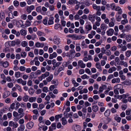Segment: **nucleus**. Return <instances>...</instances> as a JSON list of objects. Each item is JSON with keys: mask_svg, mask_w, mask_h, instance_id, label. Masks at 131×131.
Returning a JSON list of instances; mask_svg holds the SVG:
<instances>
[{"mask_svg": "<svg viewBox=\"0 0 131 131\" xmlns=\"http://www.w3.org/2000/svg\"><path fill=\"white\" fill-rule=\"evenodd\" d=\"M51 82H52V84H55V85H57L58 84V81L54 80H53Z\"/></svg>", "mask_w": 131, "mask_h": 131, "instance_id": "obj_58", "label": "nucleus"}, {"mask_svg": "<svg viewBox=\"0 0 131 131\" xmlns=\"http://www.w3.org/2000/svg\"><path fill=\"white\" fill-rule=\"evenodd\" d=\"M24 129L25 127L23 125H21L18 128V131H24Z\"/></svg>", "mask_w": 131, "mask_h": 131, "instance_id": "obj_26", "label": "nucleus"}, {"mask_svg": "<svg viewBox=\"0 0 131 131\" xmlns=\"http://www.w3.org/2000/svg\"><path fill=\"white\" fill-rule=\"evenodd\" d=\"M92 27L90 24H88L86 25L85 27V28L88 31H89L91 30Z\"/></svg>", "mask_w": 131, "mask_h": 131, "instance_id": "obj_28", "label": "nucleus"}, {"mask_svg": "<svg viewBox=\"0 0 131 131\" xmlns=\"http://www.w3.org/2000/svg\"><path fill=\"white\" fill-rule=\"evenodd\" d=\"M128 23V20L127 19H125L124 20H122L121 21V24L122 25H125L126 24Z\"/></svg>", "mask_w": 131, "mask_h": 131, "instance_id": "obj_34", "label": "nucleus"}, {"mask_svg": "<svg viewBox=\"0 0 131 131\" xmlns=\"http://www.w3.org/2000/svg\"><path fill=\"white\" fill-rule=\"evenodd\" d=\"M126 40L127 41L129 42L131 40V37L130 35H127L126 37Z\"/></svg>", "mask_w": 131, "mask_h": 131, "instance_id": "obj_42", "label": "nucleus"}, {"mask_svg": "<svg viewBox=\"0 0 131 131\" xmlns=\"http://www.w3.org/2000/svg\"><path fill=\"white\" fill-rule=\"evenodd\" d=\"M28 96L26 95L23 97V101L25 102H27L28 100Z\"/></svg>", "mask_w": 131, "mask_h": 131, "instance_id": "obj_36", "label": "nucleus"}, {"mask_svg": "<svg viewBox=\"0 0 131 131\" xmlns=\"http://www.w3.org/2000/svg\"><path fill=\"white\" fill-rule=\"evenodd\" d=\"M114 118L115 120H116L118 122H120L121 119L120 117H118V116L115 117Z\"/></svg>", "mask_w": 131, "mask_h": 131, "instance_id": "obj_40", "label": "nucleus"}, {"mask_svg": "<svg viewBox=\"0 0 131 131\" xmlns=\"http://www.w3.org/2000/svg\"><path fill=\"white\" fill-rule=\"evenodd\" d=\"M125 28L126 30L127 31L130 30L131 29L130 26L129 25H127L125 26Z\"/></svg>", "mask_w": 131, "mask_h": 131, "instance_id": "obj_43", "label": "nucleus"}, {"mask_svg": "<svg viewBox=\"0 0 131 131\" xmlns=\"http://www.w3.org/2000/svg\"><path fill=\"white\" fill-rule=\"evenodd\" d=\"M18 113L20 114L19 115L21 114V115L20 116V118H21L24 115V110L23 108H19L18 109Z\"/></svg>", "mask_w": 131, "mask_h": 131, "instance_id": "obj_6", "label": "nucleus"}, {"mask_svg": "<svg viewBox=\"0 0 131 131\" xmlns=\"http://www.w3.org/2000/svg\"><path fill=\"white\" fill-rule=\"evenodd\" d=\"M34 125V123L31 122H29L28 123L26 124V127L28 129H31L33 126Z\"/></svg>", "mask_w": 131, "mask_h": 131, "instance_id": "obj_7", "label": "nucleus"}, {"mask_svg": "<svg viewBox=\"0 0 131 131\" xmlns=\"http://www.w3.org/2000/svg\"><path fill=\"white\" fill-rule=\"evenodd\" d=\"M72 37L75 38L76 40L80 39L82 38V36H81L73 35Z\"/></svg>", "mask_w": 131, "mask_h": 131, "instance_id": "obj_35", "label": "nucleus"}, {"mask_svg": "<svg viewBox=\"0 0 131 131\" xmlns=\"http://www.w3.org/2000/svg\"><path fill=\"white\" fill-rule=\"evenodd\" d=\"M97 69H99L101 71L102 70L100 64V63L99 62H97L95 65Z\"/></svg>", "mask_w": 131, "mask_h": 131, "instance_id": "obj_22", "label": "nucleus"}, {"mask_svg": "<svg viewBox=\"0 0 131 131\" xmlns=\"http://www.w3.org/2000/svg\"><path fill=\"white\" fill-rule=\"evenodd\" d=\"M38 106V104L37 103H34L32 104V106L34 108H37Z\"/></svg>", "mask_w": 131, "mask_h": 131, "instance_id": "obj_63", "label": "nucleus"}, {"mask_svg": "<svg viewBox=\"0 0 131 131\" xmlns=\"http://www.w3.org/2000/svg\"><path fill=\"white\" fill-rule=\"evenodd\" d=\"M25 68L24 66H20V70L21 71H23L25 70Z\"/></svg>", "mask_w": 131, "mask_h": 131, "instance_id": "obj_61", "label": "nucleus"}, {"mask_svg": "<svg viewBox=\"0 0 131 131\" xmlns=\"http://www.w3.org/2000/svg\"><path fill=\"white\" fill-rule=\"evenodd\" d=\"M126 56L127 57H129L131 54V51H128L126 52Z\"/></svg>", "mask_w": 131, "mask_h": 131, "instance_id": "obj_41", "label": "nucleus"}, {"mask_svg": "<svg viewBox=\"0 0 131 131\" xmlns=\"http://www.w3.org/2000/svg\"><path fill=\"white\" fill-rule=\"evenodd\" d=\"M106 88V86L105 85H103L99 88V93L103 92V90Z\"/></svg>", "mask_w": 131, "mask_h": 131, "instance_id": "obj_13", "label": "nucleus"}, {"mask_svg": "<svg viewBox=\"0 0 131 131\" xmlns=\"http://www.w3.org/2000/svg\"><path fill=\"white\" fill-rule=\"evenodd\" d=\"M19 115L18 113L16 111H14L13 112V115L15 117H17Z\"/></svg>", "mask_w": 131, "mask_h": 131, "instance_id": "obj_62", "label": "nucleus"}, {"mask_svg": "<svg viewBox=\"0 0 131 131\" xmlns=\"http://www.w3.org/2000/svg\"><path fill=\"white\" fill-rule=\"evenodd\" d=\"M35 8V6L34 5H31L30 6H27L26 8V10L27 12L28 13H30L32 10Z\"/></svg>", "mask_w": 131, "mask_h": 131, "instance_id": "obj_2", "label": "nucleus"}, {"mask_svg": "<svg viewBox=\"0 0 131 131\" xmlns=\"http://www.w3.org/2000/svg\"><path fill=\"white\" fill-rule=\"evenodd\" d=\"M79 22L80 24L81 25H83L84 23V21L82 19H79Z\"/></svg>", "mask_w": 131, "mask_h": 131, "instance_id": "obj_52", "label": "nucleus"}, {"mask_svg": "<svg viewBox=\"0 0 131 131\" xmlns=\"http://www.w3.org/2000/svg\"><path fill=\"white\" fill-rule=\"evenodd\" d=\"M10 94V92L9 91H7L3 93V98L5 99L9 96Z\"/></svg>", "mask_w": 131, "mask_h": 131, "instance_id": "obj_12", "label": "nucleus"}, {"mask_svg": "<svg viewBox=\"0 0 131 131\" xmlns=\"http://www.w3.org/2000/svg\"><path fill=\"white\" fill-rule=\"evenodd\" d=\"M93 7L95 9H96L97 10H99L100 9L101 7L100 6H97L96 4H94L93 5Z\"/></svg>", "mask_w": 131, "mask_h": 131, "instance_id": "obj_20", "label": "nucleus"}, {"mask_svg": "<svg viewBox=\"0 0 131 131\" xmlns=\"http://www.w3.org/2000/svg\"><path fill=\"white\" fill-rule=\"evenodd\" d=\"M114 30L113 29L110 28L106 32V34L108 36H112L114 33Z\"/></svg>", "mask_w": 131, "mask_h": 131, "instance_id": "obj_10", "label": "nucleus"}, {"mask_svg": "<svg viewBox=\"0 0 131 131\" xmlns=\"http://www.w3.org/2000/svg\"><path fill=\"white\" fill-rule=\"evenodd\" d=\"M14 4L15 6H17L19 4V2L17 1H14Z\"/></svg>", "mask_w": 131, "mask_h": 131, "instance_id": "obj_56", "label": "nucleus"}, {"mask_svg": "<svg viewBox=\"0 0 131 131\" xmlns=\"http://www.w3.org/2000/svg\"><path fill=\"white\" fill-rule=\"evenodd\" d=\"M62 121V123L63 125H65L67 123V121L65 117H63L61 119Z\"/></svg>", "mask_w": 131, "mask_h": 131, "instance_id": "obj_23", "label": "nucleus"}, {"mask_svg": "<svg viewBox=\"0 0 131 131\" xmlns=\"http://www.w3.org/2000/svg\"><path fill=\"white\" fill-rule=\"evenodd\" d=\"M81 78L83 79H89V77L86 74H84L81 77Z\"/></svg>", "mask_w": 131, "mask_h": 131, "instance_id": "obj_44", "label": "nucleus"}, {"mask_svg": "<svg viewBox=\"0 0 131 131\" xmlns=\"http://www.w3.org/2000/svg\"><path fill=\"white\" fill-rule=\"evenodd\" d=\"M9 125L11 126H13L14 128H16L18 126V124L16 123H14L12 121L9 122Z\"/></svg>", "mask_w": 131, "mask_h": 131, "instance_id": "obj_8", "label": "nucleus"}, {"mask_svg": "<svg viewBox=\"0 0 131 131\" xmlns=\"http://www.w3.org/2000/svg\"><path fill=\"white\" fill-rule=\"evenodd\" d=\"M46 77L45 75L43 74L39 78V79L40 81H41L43 79H45Z\"/></svg>", "mask_w": 131, "mask_h": 131, "instance_id": "obj_46", "label": "nucleus"}, {"mask_svg": "<svg viewBox=\"0 0 131 131\" xmlns=\"http://www.w3.org/2000/svg\"><path fill=\"white\" fill-rule=\"evenodd\" d=\"M21 73L19 72H16L15 73V77L16 78H18L20 76Z\"/></svg>", "mask_w": 131, "mask_h": 131, "instance_id": "obj_32", "label": "nucleus"}, {"mask_svg": "<svg viewBox=\"0 0 131 131\" xmlns=\"http://www.w3.org/2000/svg\"><path fill=\"white\" fill-rule=\"evenodd\" d=\"M20 34L23 36H25L27 34V32L26 30L22 29L20 31Z\"/></svg>", "mask_w": 131, "mask_h": 131, "instance_id": "obj_19", "label": "nucleus"}, {"mask_svg": "<svg viewBox=\"0 0 131 131\" xmlns=\"http://www.w3.org/2000/svg\"><path fill=\"white\" fill-rule=\"evenodd\" d=\"M78 64L82 68H84L85 67V64L83 63L82 60H79L78 61Z\"/></svg>", "mask_w": 131, "mask_h": 131, "instance_id": "obj_11", "label": "nucleus"}, {"mask_svg": "<svg viewBox=\"0 0 131 131\" xmlns=\"http://www.w3.org/2000/svg\"><path fill=\"white\" fill-rule=\"evenodd\" d=\"M63 115L66 118H68L70 117L71 118L72 115V113L70 112L69 113H67L66 112H64L63 113Z\"/></svg>", "mask_w": 131, "mask_h": 131, "instance_id": "obj_9", "label": "nucleus"}, {"mask_svg": "<svg viewBox=\"0 0 131 131\" xmlns=\"http://www.w3.org/2000/svg\"><path fill=\"white\" fill-rule=\"evenodd\" d=\"M52 64L53 65V68H55L56 67H58L61 64V62H56L55 59L53 60L52 61Z\"/></svg>", "mask_w": 131, "mask_h": 131, "instance_id": "obj_1", "label": "nucleus"}, {"mask_svg": "<svg viewBox=\"0 0 131 131\" xmlns=\"http://www.w3.org/2000/svg\"><path fill=\"white\" fill-rule=\"evenodd\" d=\"M49 7L50 10L51 11H53L54 9V5H50Z\"/></svg>", "mask_w": 131, "mask_h": 131, "instance_id": "obj_51", "label": "nucleus"}, {"mask_svg": "<svg viewBox=\"0 0 131 131\" xmlns=\"http://www.w3.org/2000/svg\"><path fill=\"white\" fill-rule=\"evenodd\" d=\"M120 82V79L119 78H114L112 80V82L113 83H119Z\"/></svg>", "mask_w": 131, "mask_h": 131, "instance_id": "obj_14", "label": "nucleus"}, {"mask_svg": "<svg viewBox=\"0 0 131 131\" xmlns=\"http://www.w3.org/2000/svg\"><path fill=\"white\" fill-rule=\"evenodd\" d=\"M57 56V54L56 52H53L52 54L49 55V58L50 59H52L53 58H56Z\"/></svg>", "mask_w": 131, "mask_h": 131, "instance_id": "obj_17", "label": "nucleus"}, {"mask_svg": "<svg viewBox=\"0 0 131 131\" xmlns=\"http://www.w3.org/2000/svg\"><path fill=\"white\" fill-rule=\"evenodd\" d=\"M72 128L75 131H80L81 130V127L77 125H74L72 126Z\"/></svg>", "mask_w": 131, "mask_h": 131, "instance_id": "obj_3", "label": "nucleus"}, {"mask_svg": "<svg viewBox=\"0 0 131 131\" xmlns=\"http://www.w3.org/2000/svg\"><path fill=\"white\" fill-rule=\"evenodd\" d=\"M126 1L125 0H120L119 3L120 4H123L125 3Z\"/></svg>", "mask_w": 131, "mask_h": 131, "instance_id": "obj_64", "label": "nucleus"}, {"mask_svg": "<svg viewBox=\"0 0 131 131\" xmlns=\"http://www.w3.org/2000/svg\"><path fill=\"white\" fill-rule=\"evenodd\" d=\"M21 45L23 47H25L27 45V42L26 41H24L21 42Z\"/></svg>", "mask_w": 131, "mask_h": 131, "instance_id": "obj_38", "label": "nucleus"}, {"mask_svg": "<svg viewBox=\"0 0 131 131\" xmlns=\"http://www.w3.org/2000/svg\"><path fill=\"white\" fill-rule=\"evenodd\" d=\"M95 15L94 14L93 15H89L88 16V19L92 22H94L95 20Z\"/></svg>", "mask_w": 131, "mask_h": 131, "instance_id": "obj_5", "label": "nucleus"}, {"mask_svg": "<svg viewBox=\"0 0 131 131\" xmlns=\"http://www.w3.org/2000/svg\"><path fill=\"white\" fill-rule=\"evenodd\" d=\"M37 35L39 36H44L45 34L44 33L40 31H38L37 32Z\"/></svg>", "mask_w": 131, "mask_h": 131, "instance_id": "obj_29", "label": "nucleus"}, {"mask_svg": "<svg viewBox=\"0 0 131 131\" xmlns=\"http://www.w3.org/2000/svg\"><path fill=\"white\" fill-rule=\"evenodd\" d=\"M20 6L22 7H24L26 5V3L25 2H21L20 3Z\"/></svg>", "mask_w": 131, "mask_h": 131, "instance_id": "obj_57", "label": "nucleus"}, {"mask_svg": "<svg viewBox=\"0 0 131 131\" xmlns=\"http://www.w3.org/2000/svg\"><path fill=\"white\" fill-rule=\"evenodd\" d=\"M62 114H60L56 115L55 116V119L56 122H58L59 118H61L62 117Z\"/></svg>", "mask_w": 131, "mask_h": 131, "instance_id": "obj_33", "label": "nucleus"}, {"mask_svg": "<svg viewBox=\"0 0 131 131\" xmlns=\"http://www.w3.org/2000/svg\"><path fill=\"white\" fill-rule=\"evenodd\" d=\"M8 16L11 19L13 18L14 17L12 12H10L9 13Z\"/></svg>", "mask_w": 131, "mask_h": 131, "instance_id": "obj_47", "label": "nucleus"}, {"mask_svg": "<svg viewBox=\"0 0 131 131\" xmlns=\"http://www.w3.org/2000/svg\"><path fill=\"white\" fill-rule=\"evenodd\" d=\"M53 76L52 74H50L49 77L46 78V79L48 82L51 81L53 78Z\"/></svg>", "mask_w": 131, "mask_h": 131, "instance_id": "obj_21", "label": "nucleus"}, {"mask_svg": "<svg viewBox=\"0 0 131 131\" xmlns=\"http://www.w3.org/2000/svg\"><path fill=\"white\" fill-rule=\"evenodd\" d=\"M36 99V98L35 97H32L29 99L28 101L31 103H32L33 102H35Z\"/></svg>", "mask_w": 131, "mask_h": 131, "instance_id": "obj_24", "label": "nucleus"}, {"mask_svg": "<svg viewBox=\"0 0 131 131\" xmlns=\"http://www.w3.org/2000/svg\"><path fill=\"white\" fill-rule=\"evenodd\" d=\"M12 33L16 35L17 37H19L20 35V33L18 31H17L14 29H12Z\"/></svg>", "mask_w": 131, "mask_h": 131, "instance_id": "obj_15", "label": "nucleus"}, {"mask_svg": "<svg viewBox=\"0 0 131 131\" xmlns=\"http://www.w3.org/2000/svg\"><path fill=\"white\" fill-rule=\"evenodd\" d=\"M115 62L117 63V64H118L120 61V59L118 57H116L115 58Z\"/></svg>", "mask_w": 131, "mask_h": 131, "instance_id": "obj_59", "label": "nucleus"}, {"mask_svg": "<svg viewBox=\"0 0 131 131\" xmlns=\"http://www.w3.org/2000/svg\"><path fill=\"white\" fill-rule=\"evenodd\" d=\"M16 86L17 87V88L18 89V91L20 92H22V90L20 86L17 84H16Z\"/></svg>", "mask_w": 131, "mask_h": 131, "instance_id": "obj_50", "label": "nucleus"}, {"mask_svg": "<svg viewBox=\"0 0 131 131\" xmlns=\"http://www.w3.org/2000/svg\"><path fill=\"white\" fill-rule=\"evenodd\" d=\"M124 84L127 85H130L131 84V83L128 81H126L123 82Z\"/></svg>", "mask_w": 131, "mask_h": 131, "instance_id": "obj_45", "label": "nucleus"}, {"mask_svg": "<svg viewBox=\"0 0 131 131\" xmlns=\"http://www.w3.org/2000/svg\"><path fill=\"white\" fill-rule=\"evenodd\" d=\"M54 43L58 45L60 43L59 39L56 37L54 36L53 39Z\"/></svg>", "mask_w": 131, "mask_h": 131, "instance_id": "obj_16", "label": "nucleus"}, {"mask_svg": "<svg viewBox=\"0 0 131 131\" xmlns=\"http://www.w3.org/2000/svg\"><path fill=\"white\" fill-rule=\"evenodd\" d=\"M92 109L94 112H96L98 110V107L97 105H95L92 106Z\"/></svg>", "mask_w": 131, "mask_h": 131, "instance_id": "obj_25", "label": "nucleus"}, {"mask_svg": "<svg viewBox=\"0 0 131 131\" xmlns=\"http://www.w3.org/2000/svg\"><path fill=\"white\" fill-rule=\"evenodd\" d=\"M41 6H39L38 7H37L36 8V11L37 12H40L41 11Z\"/></svg>", "mask_w": 131, "mask_h": 131, "instance_id": "obj_48", "label": "nucleus"}, {"mask_svg": "<svg viewBox=\"0 0 131 131\" xmlns=\"http://www.w3.org/2000/svg\"><path fill=\"white\" fill-rule=\"evenodd\" d=\"M128 96V94H123L120 96H118L121 97V99H122V98H123L124 99V98H127Z\"/></svg>", "mask_w": 131, "mask_h": 131, "instance_id": "obj_37", "label": "nucleus"}, {"mask_svg": "<svg viewBox=\"0 0 131 131\" xmlns=\"http://www.w3.org/2000/svg\"><path fill=\"white\" fill-rule=\"evenodd\" d=\"M127 49V48L126 46H122L121 48V50L123 51H126Z\"/></svg>", "mask_w": 131, "mask_h": 131, "instance_id": "obj_60", "label": "nucleus"}, {"mask_svg": "<svg viewBox=\"0 0 131 131\" xmlns=\"http://www.w3.org/2000/svg\"><path fill=\"white\" fill-rule=\"evenodd\" d=\"M85 4L87 6H89L90 5L89 0H85Z\"/></svg>", "mask_w": 131, "mask_h": 131, "instance_id": "obj_55", "label": "nucleus"}, {"mask_svg": "<svg viewBox=\"0 0 131 131\" xmlns=\"http://www.w3.org/2000/svg\"><path fill=\"white\" fill-rule=\"evenodd\" d=\"M30 77L31 78H36L37 77L36 74L34 72L31 73Z\"/></svg>", "mask_w": 131, "mask_h": 131, "instance_id": "obj_27", "label": "nucleus"}, {"mask_svg": "<svg viewBox=\"0 0 131 131\" xmlns=\"http://www.w3.org/2000/svg\"><path fill=\"white\" fill-rule=\"evenodd\" d=\"M107 27L105 25L103 24H102L101 26V29L103 30H106Z\"/></svg>", "mask_w": 131, "mask_h": 131, "instance_id": "obj_31", "label": "nucleus"}, {"mask_svg": "<svg viewBox=\"0 0 131 131\" xmlns=\"http://www.w3.org/2000/svg\"><path fill=\"white\" fill-rule=\"evenodd\" d=\"M80 44H76V50L77 51H80V50L81 49V48L80 47L78 46V45H80Z\"/></svg>", "mask_w": 131, "mask_h": 131, "instance_id": "obj_39", "label": "nucleus"}, {"mask_svg": "<svg viewBox=\"0 0 131 131\" xmlns=\"http://www.w3.org/2000/svg\"><path fill=\"white\" fill-rule=\"evenodd\" d=\"M0 64L1 66H2L5 68H7L9 66V63L7 61L3 62V61H0Z\"/></svg>", "mask_w": 131, "mask_h": 131, "instance_id": "obj_4", "label": "nucleus"}, {"mask_svg": "<svg viewBox=\"0 0 131 131\" xmlns=\"http://www.w3.org/2000/svg\"><path fill=\"white\" fill-rule=\"evenodd\" d=\"M110 111L109 110H107L105 112L104 115L106 117L108 116L110 114Z\"/></svg>", "mask_w": 131, "mask_h": 131, "instance_id": "obj_30", "label": "nucleus"}, {"mask_svg": "<svg viewBox=\"0 0 131 131\" xmlns=\"http://www.w3.org/2000/svg\"><path fill=\"white\" fill-rule=\"evenodd\" d=\"M53 20L54 18L53 17L49 18L48 22V24L49 25L53 24L54 23Z\"/></svg>", "mask_w": 131, "mask_h": 131, "instance_id": "obj_18", "label": "nucleus"}, {"mask_svg": "<svg viewBox=\"0 0 131 131\" xmlns=\"http://www.w3.org/2000/svg\"><path fill=\"white\" fill-rule=\"evenodd\" d=\"M79 29H80L79 30H80V32L82 34L84 33V32L82 27H80L79 28Z\"/></svg>", "mask_w": 131, "mask_h": 131, "instance_id": "obj_53", "label": "nucleus"}, {"mask_svg": "<svg viewBox=\"0 0 131 131\" xmlns=\"http://www.w3.org/2000/svg\"><path fill=\"white\" fill-rule=\"evenodd\" d=\"M26 55V53L25 52H23L21 53V56L22 57H25Z\"/></svg>", "mask_w": 131, "mask_h": 131, "instance_id": "obj_54", "label": "nucleus"}, {"mask_svg": "<svg viewBox=\"0 0 131 131\" xmlns=\"http://www.w3.org/2000/svg\"><path fill=\"white\" fill-rule=\"evenodd\" d=\"M42 91L43 92L47 93L48 92V88L47 87H45L43 88Z\"/></svg>", "mask_w": 131, "mask_h": 131, "instance_id": "obj_49", "label": "nucleus"}]
</instances>
